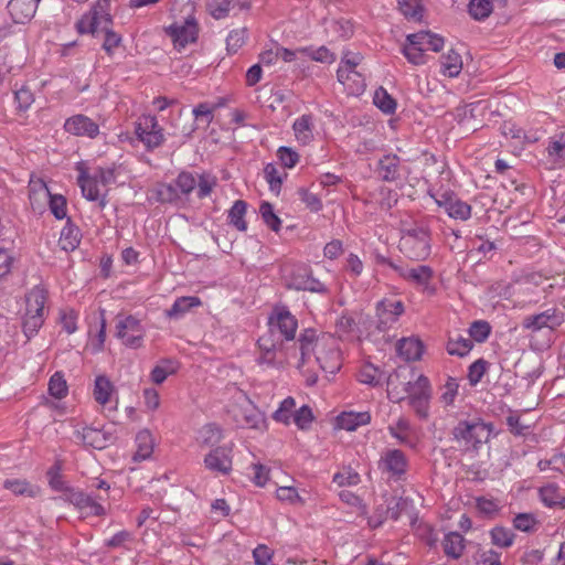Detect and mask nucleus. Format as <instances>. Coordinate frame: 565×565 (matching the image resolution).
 <instances>
[{
  "instance_id": "nucleus-1",
  "label": "nucleus",
  "mask_w": 565,
  "mask_h": 565,
  "mask_svg": "<svg viewBox=\"0 0 565 565\" xmlns=\"http://www.w3.org/2000/svg\"><path fill=\"white\" fill-rule=\"evenodd\" d=\"M301 365L315 356L322 371L335 374L342 364L339 340L332 334H316L315 330H305L299 338Z\"/></svg>"
},
{
  "instance_id": "nucleus-2",
  "label": "nucleus",
  "mask_w": 565,
  "mask_h": 565,
  "mask_svg": "<svg viewBox=\"0 0 565 565\" xmlns=\"http://www.w3.org/2000/svg\"><path fill=\"white\" fill-rule=\"evenodd\" d=\"M491 433L492 426L482 420H460L452 429V437L462 451L477 454Z\"/></svg>"
},
{
  "instance_id": "nucleus-3",
  "label": "nucleus",
  "mask_w": 565,
  "mask_h": 565,
  "mask_svg": "<svg viewBox=\"0 0 565 565\" xmlns=\"http://www.w3.org/2000/svg\"><path fill=\"white\" fill-rule=\"evenodd\" d=\"M362 60L363 56L360 53L343 51L337 70V78L349 95L359 96L365 90V75L358 70Z\"/></svg>"
},
{
  "instance_id": "nucleus-4",
  "label": "nucleus",
  "mask_w": 565,
  "mask_h": 565,
  "mask_svg": "<svg viewBox=\"0 0 565 565\" xmlns=\"http://www.w3.org/2000/svg\"><path fill=\"white\" fill-rule=\"evenodd\" d=\"M401 379L406 380L403 371H396L387 377V394L393 402L431 395L430 382L425 375L420 374L414 381L408 380L402 383V387L397 384Z\"/></svg>"
},
{
  "instance_id": "nucleus-5",
  "label": "nucleus",
  "mask_w": 565,
  "mask_h": 565,
  "mask_svg": "<svg viewBox=\"0 0 565 565\" xmlns=\"http://www.w3.org/2000/svg\"><path fill=\"white\" fill-rule=\"evenodd\" d=\"M430 231L424 224H414L409 228L403 230L399 239L401 252L414 260L426 259L431 252Z\"/></svg>"
},
{
  "instance_id": "nucleus-6",
  "label": "nucleus",
  "mask_w": 565,
  "mask_h": 565,
  "mask_svg": "<svg viewBox=\"0 0 565 565\" xmlns=\"http://www.w3.org/2000/svg\"><path fill=\"white\" fill-rule=\"evenodd\" d=\"M46 291L40 286L33 287L25 295V313L22 318V330L28 339L33 338L44 322V305Z\"/></svg>"
},
{
  "instance_id": "nucleus-7",
  "label": "nucleus",
  "mask_w": 565,
  "mask_h": 565,
  "mask_svg": "<svg viewBox=\"0 0 565 565\" xmlns=\"http://www.w3.org/2000/svg\"><path fill=\"white\" fill-rule=\"evenodd\" d=\"M145 328L136 316H118L116 323V337L128 348L138 349L143 344Z\"/></svg>"
},
{
  "instance_id": "nucleus-8",
  "label": "nucleus",
  "mask_w": 565,
  "mask_h": 565,
  "mask_svg": "<svg viewBox=\"0 0 565 565\" xmlns=\"http://www.w3.org/2000/svg\"><path fill=\"white\" fill-rule=\"evenodd\" d=\"M77 170L79 171L77 183L83 196L88 201L97 202L98 206L104 209L107 204V186L100 184L102 178L93 169L78 167Z\"/></svg>"
},
{
  "instance_id": "nucleus-9",
  "label": "nucleus",
  "mask_w": 565,
  "mask_h": 565,
  "mask_svg": "<svg viewBox=\"0 0 565 565\" xmlns=\"http://www.w3.org/2000/svg\"><path fill=\"white\" fill-rule=\"evenodd\" d=\"M428 194L435 203L455 220L467 221L471 217V206L451 191L429 190Z\"/></svg>"
},
{
  "instance_id": "nucleus-10",
  "label": "nucleus",
  "mask_w": 565,
  "mask_h": 565,
  "mask_svg": "<svg viewBox=\"0 0 565 565\" xmlns=\"http://www.w3.org/2000/svg\"><path fill=\"white\" fill-rule=\"evenodd\" d=\"M107 495L88 494L81 490H67L66 501L73 504L85 516H103L106 509L103 503Z\"/></svg>"
},
{
  "instance_id": "nucleus-11",
  "label": "nucleus",
  "mask_w": 565,
  "mask_h": 565,
  "mask_svg": "<svg viewBox=\"0 0 565 565\" xmlns=\"http://www.w3.org/2000/svg\"><path fill=\"white\" fill-rule=\"evenodd\" d=\"M271 335L279 334L281 340L290 341L295 338L298 321L287 307H275L268 318Z\"/></svg>"
},
{
  "instance_id": "nucleus-12",
  "label": "nucleus",
  "mask_w": 565,
  "mask_h": 565,
  "mask_svg": "<svg viewBox=\"0 0 565 565\" xmlns=\"http://www.w3.org/2000/svg\"><path fill=\"white\" fill-rule=\"evenodd\" d=\"M377 468L390 479L402 480L408 469V459L401 449H386L377 461Z\"/></svg>"
},
{
  "instance_id": "nucleus-13",
  "label": "nucleus",
  "mask_w": 565,
  "mask_h": 565,
  "mask_svg": "<svg viewBox=\"0 0 565 565\" xmlns=\"http://www.w3.org/2000/svg\"><path fill=\"white\" fill-rule=\"evenodd\" d=\"M564 313L556 308H548L536 315L526 316L522 321V327L532 332H539L542 329L554 330L564 322Z\"/></svg>"
},
{
  "instance_id": "nucleus-14",
  "label": "nucleus",
  "mask_w": 565,
  "mask_h": 565,
  "mask_svg": "<svg viewBox=\"0 0 565 565\" xmlns=\"http://www.w3.org/2000/svg\"><path fill=\"white\" fill-rule=\"evenodd\" d=\"M166 33L171 38L174 47L181 50L189 43L195 42L198 36V24L193 17L183 21L174 22L166 29Z\"/></svg>"
},
{
  "instance_id": "nucleus-15",
  "label": "nucleus",
  "mask_w": 565,
  "mask_h": 565,
  "mask_svg": "<svg viewBox=\"0 0 565 565\" xmlns=\"http://www.w3.org/2000/svg\"><path fill=\"white\" fill-rule=\"evenodd\" d=\"M136 134L148 149L158 148L164 140L163 129L153 116L140 118L136 127Z\"/></svg>"
},
{
  "instance_id": "nucleus-16",
  "label": "nucleus",
  "mask_w": 565,
  "mask_h": 565,
  "mask_svg": "<svg viewBox=\"0 0 565 565\" xmlns=\"http://www.w3.org/2000/svg\"><path fill=\"white\" fill-rule=\"evenodd\" d=\"M203 462L209 471L226 476L233 468L232 448L228 446L215 447L205 455Z\"/></svg>"
},
{
  "instance_id": "nucleus-17",
  "label": "nucleus",
  "mask_w": 565,
  "mask_h": 565,
  "mask_svg": "<svg viewBox=\"0 0 565 565\" xmlns=\"http://www.w3.org/2000/svg\"><path fill=\"white\" fill-rule=\"evenodd\" d=\"M64 130L76 137L95 139L99 135V124L84 114L68 117L64 122Z\"/></svg>"
},
{
  "instance_id": "nucleus-18",
  "label": "nucleus",
  "mask_w": 565,
  "mask_h": 565,
  "mask_svg": "<svg viewBox=\"0 0 565 565\" xmlns=\"http://www.w3.org/2000/svg\"><path fill=\"white\" fill-rule=\"evenodd\" d=\"M413 505V501L404 497H391L386 500L385 510H376V513L370 519L373 526H380L385 520L397 521L401 515Z\"/></svg>"
},
{
  "instance_id": "nucleus-19",
  "label": "nucleus",
  "mask_w": 565,
  "mask_h": 565,
  "mask_svg": "<svg viewBox=\"0 0 565 565\" xmlns=\"http://www.w3.org/2000/svg\"><path fill=\"white\" fill-rule=\"evenodd\" d=\"M388 434L397 440L399 445L408 448H416L419 436L415 426L405 416H399L387 426Z\"/></svg>"
},
{
  "instance_id": "nucleus-20",
  "label": "nucleus",
  "mask_w": 565,
  "mask_h": 565,
  "mask_svg": "<svg viewBox=\"0 0 565 565\" xmlns=\"http://www.w3.org/2000/svg\"><path fill=\"white\" fill-rule=\"evenodd\" d=\"M405 307L403 301L393 298H385L376 305L377 328L386 330L391 328L398 318L404 313Z\"/></svg>"
},
{
  "instance_id": "nucleus-21",
  "label": "nucleus",
  "mask_w": 565,
  "mask_h": 565,
  "mask_svg": "<svg viewBox=\"0 0 565 565\" xmlns=\"http://www.w3.org/2000/svg\"><path fill=\"white\" fill-rule=\"evenodd\" d=\"M289 286L296 290H305L317 294H326L328 291L324 284L313 277L310 268L306 266H299L292 271Z\"/></svg>"
},
{
  "instance_id": "nucleus-22",
  "label": "nucleus",
  "mask_w": 565,
  "mask_h": 565,
  "mask_svg": "<svg viewBox=\"0 0 565 565\" xmlns=\"http://www.w3.org/2000/svg\"><path fill=\"white\" fill-rule=\"evenodd\" d=\"M388 265L396 270L401 277H403L406 280H409L420 287L424 288V290H428L429 292H434V288H430L429 284L434 276V271L429 266L426 265H419L414 268H403L399 267L393 263H388Z\"/></svg>"
},
{
  "instance_id": "nucleus-23",
  "label": "nucleus",
  "mask_w": 565,
  "mask_h": 565,
  "mask_svg": "<svg viewBox=\"0 0 565 565\" xmlns=\"http://www.w3.org/2000/svg\"><path fill=\"white\" fill-rule=\"evenodd\" d=\"M39 2L40 0H10L7 8L13 22L23 24L34 17Z\"/></svg>"
},
{
  "instance_id": "nucleus-24",
  "label": "nucleus",
  "mask_w": 565,
  "mask_h": 565,
  "mask_svg": "<svg viewBox=\"0 0 565 565\" xmlns=\"http://www.w3.org/2000/svg\"><path fill=\"white\" fill-rule=\"evenodd\" d=\"M315 120L311 114H303L295 119L292 130L297 142L307 146L313 140Z\"/></svg>"
},
{
  "instance_id": "nucleus-25",
  "label": "nucleus",
  "mask_w": 565,
  "mask_h": 565,
  "mask_svg": "<svg viewBox=\"0 0 565 565\" xmlns=\"http://www.w3.org/2000/svg\"><path fill=\"white\" fill-rule=\"evenodd\" d=\"M235 418L239 426L253 429L260 428L265 422L263 413L252 403L242 406Z\"/></svg>"
},
{
  "instance_id": "nucleus-26",
  "label": "nucleus",
  "mask_w": 565,
  "mask_h": 565,
  "mask_svg": "<svg viewBox=\"0 0 565 565\" xmlns=\"http://www.w3.org/2000/svg\"><path fill=\"white\" fill-rule=\"evenodd\" d=\"M370 422L371 415L369 412H342L337 416V426L348 431H353Z\"/></svg>"
},
{
  "instance_id": "nucleus-27",
  "label": "nucleus",
  "mask_w": 565,
  "mask_h": 565,
  "mask_svg": "<svg viewBox=\"0 0 565 565\" xmlns=\"http://www.w3.org/2000/svg\"><path fill=\"white\" fill-rule=\"evenodd\" d=\"M399 158L396 154L383 156L377 163V174L386 182H394L399 177Z\"/></svg>"
},
{
  "instance_id": "nucleus-28",
  "label": "nucleus",
  "mask_w": 565,
  "mask_h": 565,
  "mask_svg": "<svg viewBox=\"0 0 565 565\" xmlns=\"http://www.w3.org/2000/svg\"><path fill=\"white\" fill-rule=\"evenodd\" d=\"M397 353L406 361H417L424 353V344L417 338H403L397 342Z\"/></svg>"
},
{
  "instance_id": "nucleus-29",
  "label": "nucleus",
  "mask_w": 565,
  "mask_h": 565,
  "mask_svg": "<svg viewBox=\"0 0 565 565\" xmlns=\"http://www.w3.org/2000/svg\"><path fill=\"white\" fill-rule=\"evenodd\" d=\"M81 230L75 224H73L70 218H67L65 226L61 231L58 239L61 248L65 252L75 250L81 243Z\"/></svg>"
},
{
  "instance_id": "nucleus-30",
  "label": "nucleus",
  "mask_w": 565,
  "mask_h": 565,
  "mask_svg": "<svg viewBox=\"0 0 565 565\" xmlns=\"http://www.w3.org/2000/svg\"><path fill=\"white\" fill-rule=\"evenodd\" d=\"M3 488L9 490L14 495L35 498L40 493V488L32 484L26 479H6L3 481Z\"/></svg>"
},
{
  "instance_id": "nucleus-31",
  "label": "nucleus",
  "mask_w": 565,
  "mask_h": 565,
  "mask_svg": "<svg viewBox=\"0 0 565 565\" xmlns=\"http://www.w3.org/2000/svg\"><path fill=\"white\" fill-rule=\"evenodd\" d=\"M136 446L137 450L132 456L134 461H141L149 459L153 452V437L151 433L147 429L140 430L136 435Z\"/></svg>"
},
{
  "instance_id": "nucleus-32",
  "label": "nucleus",
  "mask_w": 565,
  "mask_h": 565,
  "mask_svg": "<svg viewBox=\"0 0 565 565\" xmlns=\"http://www.w3.org/2000/svg\"><path fill=\"white\" fill-rule=\"evenodd\" d=\"M440 72L445 76L454 78L461 73L462 58L461 55L455 50H449L447 53L443 54L440 57Z\"/></svg>"
},
{
  "instance_id": "nucleus-33",
  "label": "nucleus",
  "mask_w": 565,
  "mask_h": 565,
  "mask_svg": "<svg viewBox=\"0 0 565 565\" xmlns=\"http://www.w3.org/2000/svg\"><path fill=\"white\" fill-rule=\"evenodd\" d=\"M223 439L222 429L215 424L204 425L199 431L196 436V441L200 447H218L217 445Z\"/></svg>"
},
{
  "instance_id": "nucleus-34",
  "label": "nucleus",
  "mask_w": 565,
  "mask_h": 565,
  "mask_svg": "<svg viewBox=\"0 0 565 565\" xmlns=\"http://www.w3.org/2000/svg\"><path fill=\"white\" fill-rule=\"evenodd\" d=\"M201 299L195 296L179 297L174 300L170 309L167 310V317L179 319L183 317L190 309L201 306Z\"/></svg>"
},
{
  "instance_id": "nucleus-35",
  "label": "nucleus",
  "mask_w": 565,
  "mask_h": 565,
  "mask_svg": "<svg viewBox=\"0 0 565 565\" xmlns=\"http://www.w3.org/2000/svg\"><path fill=\"white\" fill-rule=\"evenodd\" d=\"M444 553L454 559H458L465 550V539L458 532H449L443 540Z\"/></svg>"
},
{
  "instance_id": "nucleus-36",
  "label": "nucleus",
  "mask_w": 565,
  "mask_h": 565,
  "mask_svg": "<svg viewBox=\"0 0 565 565\" xmlns=\"http://www.w3.org/2000/svg\"><path fill=\"white\" fill-rule=\"evenodd\" d=\"M472 348V340L459 333L450 334L446 347L447 352L450 355H456L459 358L468 355Z\"/></svg>"
},
{
  "instance_id": "nucleus-37",
  "label": "nucleus",
  "mask_w": 565,
  "mask_h": 565,
  "mask_svg": "<svg viewBox=\"0 0 565 565\" xmlns=\"http://www.w3.org/2000/svg\"><path fill=\"white\" fill-rule=\"evenodd\" d=\"M115 387L110 380L105 375H98L95 379L93 395L95 401L100 405L110 403Z\"/></svg>"
},
{
  "instance_id": "nucleus-38",
  "label": "nucleus",
  "mask_w": 565,
  "mask_h": 565,
  "mask_svg": "<svg viewBox=\"0 0 565 565\" xmlns=\"http://www.w3.org/2000/svg\"><path fill=\"white\" fill-rule=\"evenodd\" d=\"M548 159L557 166H565V132L553 136L547 146Z\"/></svg>"
},
{
  "instance_id": "nucleus-39",
  "label": "nucleus",
  "mask_w": 565,
  "mask_h": 565,
  "mask_svg": "<svg viewBox=\"0 0 565 565\" xmlns=\"http://www.w3.org/2000/svg\"><path fill=\"white\" fill-rule=\"evenodd\" d=\"M298 52L302 56H306L315 62L332 64L337 60L335 53L331 52L327 46L321 45L319 47L315 46H302L298 47Z\"/></svg>"
},
{
  "instance_id": "nucleus-40",
  "label": "nucleus",
  "mask_w": 565,
  "mask_h": 565,
  "mask_svg": "<svg viewBox=\"0 0 565 565\" xmlns=\"http://www.w3.org/2000/svg\"><path fill=\"white\" fill-rule=\"evenodd\" d=\"M246 212L247 203L243 200L235 201L227 215L230 225L234 226L237 231L245 232L247 230Z\"/></svg>"
},
{
  "instance_id": "nucleus-41",
  "label": "nucleus",
  "mask_w": 565,
  "mask_h": 565,
  "mask_svg": "<svg viewBox=\"0 0 565 565\" xmlns=\"http://www.w3.org/2000/svg\"><path fill=\"white\" fill-rule=\"evenodd\" d=\"M295 407V398L291 396L286 397L280 402L278 408L273 413V419L286 426L290 425L294 417Z\"/></svg>"
},
{
  "instance_id": "nucleus-42",
  "label": "nucleus",
  "mask_w": 565,
  "mask_h": 565,
  "mask_svg": "<svg viewBox=\"0 0 565 565\" xmlns=\"http://www.w3.org/2000/svg\"><path fill=\"white\" fill-rule=\"evenodd\" d=\"M96 333L93 335L94 329L90 327L89 329V344L92 347L93 352H99L104 348L105 339H106V319L102 313L95 326Z\"/></svg>"
},
{
  "instance_id": "nucleus-43",
  "label": "nucleus",
  "mask_w": 565,
  "mask_h": 565,
  "mask_svg": "<svg viewBox=\"0 0 565 565\" xmlns=\"http://www.w3.org/2000/svg\"><path fill=\"white\" fill-rule=\"evenodd\" d=\"M109 7L110 0H98L90 9L92 14L96 18L98 29H107L111 21Z\"/></svg>"
},
{
  "instance_id": "nucleus-44",
  "label": "nucleus",
  "mask_w": 565,
  "mask_h": 565,
  "mask_svg": "<svg viewBox=\"0 0 565 565\" xmlns=\"http://www.w3.org/2000/svg\"><path fill=\"white\" fill-rule=\"evenodd\" d=\"M286 175L287 174L281 173L274 163H267L264 168V178L267 181L270 191L277 195L281 190L282 180Z\"/></svg>"
},
{
  "instance_id": "nucleus-45",
  "label": "nucleus",
  "mask_w": 565,
  "mask_h": 565,
  "mask_svg": "<svg viewBox=\"0 0 565 565\" xmlns=\"http://www.w3.org/2000/svg\"><path fill=\"white\" fill-rule=\"evenodd\" d=\"M373 103L386 115H392L396 110L395 99L383 87H380L375 90Z\"/></svg>"
},
{
  "instance_id": "nucleus-46",
  "label": "nucleus",
  "mask_w": 565,
  "mask_h": 565,
  "mask_svg": "<svg viewBox=\"0 0 565 565\" xmlns=\"http://www.w3.org/2000/svg\"><path fill=\"white\" fill-rule=\"evenodd\" d=\"M259 214L263 222L274 232H279L281 227V220L275 213L273 204L267 201L260 203Z\"/></svg>"
},
{
  "instance_id": "nucleus-47",
  "label": "nucleus",
  "mask_w": 565,
  "mask_h": 565,
  "mask_svg": "<svg viewBox=\"0 0 565 565\" xmlns=\"http://www.w3.org/2000/svg\"><path fill=\"white\" fill-rule=\"evenodd\" d=\"M75 436L83 444L92 446L94 448H103L104 447V438L99 430L84 427L82 430L77 429L75 431Z\"/></svg>"
},
{
  "instance_id": "nucleus-48",
  "label": "nucleus",
  "mask_w": 565,
  "mask_h": 565,
  "mask_svg": "<svg viewBox=\"0 0 565 565\" xmlns=\"http://www.w3.org/2000/svg\"><path fill=\"white\" fill-rule=\"evenodd\" d=\"M156 193L161 203H175L182 199L174 182L159 184Z\"/></svg>"
},
{
  "instance_id": "nucleus-49",
  "label": "nucleus",
  "mask_w": 565,
  "mask_h": 565,
  "mask_svg": "<svg viewBox=\"0 0 565 565\" xmlns=\"http://www.w3.org/2000/svg\"><path fill=\"white\" fill-rule=\"evenodd\" d=\"M220 108V105H212L211 103H200L193 110L192 115L199 122H203L204 126H209L214 119V111Z\"/></svg>"
},
{
  "instance_id": "nucleus-50",
  "label": "nucleus",
  "mask_w": 565,
  "mask_h": 565,
  "mask_svg": "<svg viewBox=\"0 0 565 565\" xmlns=\"http://www.w3.org/2000/svg\"><path fill=\"white\" fill-rule=\"evenodd\" d=\"M491 541L494 545L507 548L510 547L514 542V533L503 526H495L490 532Z\"/></svg>"
},
{
  "instance_id": "nucleus-51",
  "label": "nucleus",
  "mask_w": 565,
  "mask_h": 565,
  "mask_svg": "<svg viewBox=\"0 0 565 565\" xmlns=\"http://www.w3.org/2000/svg\"><path fill=\"white\" fill-rule=\"evenodd\" d=\"M276 497L279 501L291 505H302L305 503V500L292 486L278 487L276 490Z\"/></svg>"
},
{
  "instance_id": "nucleus-52",
  "label": "nucleus",
  "mask_w": 565,
  "mask_h": 565,
  "mask_svg": "<svg viewBox=\"0 0 565 565\" xmlns=\"http://www.w3.org/2000/svg\"><path fill=\"white\" fill-rule=\"evenodd\" d=\"M540 495H541L542 502L548 508H554L557 505L564 507V504H565V498H563L558 493V489L556 486L543 487L540 490Z\"/></svg>"
},
{
  "instance_id": "nucleus-53",
  "label": "nucleus",
  "mask_w": 565,
  "mask_h": 565,
  "mask_svg": "<svg viewBox=\"0 0 565 565\" xmlns=\"http://www.w3.org/2000/svg\"><path fill=\"white\" fill-rule=\"evenodd\" d=\"M468 10L473 19L483 20L491 13L492 2L490 0H470Z\"/></svg>"
},
{
  "instance_id": "nucleus-54",
  "label": "nucleus",
  "mask_w": 565,
  "mask_h": 565,
  "mask_svg": "<svg viewBox=\"0 0 565 565\" xmlns=\"http://www.w3.org/2000/svg\"><path fill=\"white\" fill-rule=\"evenodd\" d=\"M67 392H68V387H67L64 376L60 372L54 373L51 376L50 382H49L50 395L55 398L61 399L64 396H66Z\"/></svg>"
},
{
  "instance_id": "nucleus-55",
  "label": "nucleus",
  "mask_w": 565,
  "mask_h": 565,
  "mask_svg": "<svg viewBox=\"0 0 565 565\" xmlns=\"http://www.w3.org/2000/svg\"><path fill=\"white\" fill-rule=\"evenodd\" d=\"M312 409L308 405H302L295 409L291 422L301 430L308 429L313 422Z\"/></svg>"
},
{
  "instance_id": "nucleus-56",
  "label": "nucleus",
  "mask_w": 565,
  "mask_h": 565,
  "mask_svg": "<svg viewBox=\"0 0 565 565\" xmlns=\"http://www.w3.org/2000/svg\"><path fill=\"white\" fill-rule=\"evenodd\" d=\"M382 372L372 364H365L359 372V381L363 384L376 386L381 383Z\"/></svg>"
},
{
  "instance_id": "nucleus-57",
  "label": "nucleus",
  "mask_w": 565,
  "mask_h": 565,
  "mask_svg": "<svg viewBox=\"0 0 565 565\" xmlns=\"http://www.w3.org/2000/svg\"><path fill=\"white\" fill-rule=\"evenodd\" d=\"M14 102L17 105V110L19 113H25L34 103V95L31 92V89H29L25 86H22L21 88L14 92Z\"/></svg>"
},
{
  "instance_id": "nucleus-58",
  "label": "nucleus",
  "mask_w": 565,
  "mask_h": 565,
  "mask_svg": "<svg viewBox=\"0 0 565 565\" xmlns=\"http://www.w3.org/2000/svg\"><path fill=\"white\" fill-rule=\"evenodd\" d=\"M399 10L407 19L420 20L423 15V7L420 0H399Z\"/></svg>"
},
{
  "instance_id": "nucleus-59",
  "label": "nucleus",
  "mask_w": 565,
  "mask_h": 565,
  "mask_svg": "<svg viewBox=\"0 0 565 565\" xmlns=\"http://www.w3.org/2000/svg\"><path fill=\"white\" fill-rule=\"evenodd\" d=\"M173 182L181 196H188L196 188V179L190 172H181Z\"/></svg>"
},
{
  "instance_id": "nucleus-60",
  "label": "nucleus",
  "mask_w": 565,
  "mask_h": 565,
  "mask_svg": "<svg viewBox=\"0 0 565 565\" xmlns=\"http://www.w3.org/2000/svg\"><path fill=\"white\" fill-rule=\"evenodd\" d=\"M257 362L258 364L265 365L267 367L280 369L285 364V359L282 358L281 352H279L278 350H267L266 352H262L259 354V356L257 358Z\"/></svg>"
},
{
  "instance_id": "nucleus-61",
  "label": "nucleus",
  "mask_w": 565,
  "mask_h": 565,
  "mask_svg": "<svg viewBox=\"0 0 565 565\" xmlns=\"http://www.w3.org/2000/svg\"><path fill=\"white\" fill-rule=\"evenodd\" d=\"M491 331L490 324L487 321L478 320L471 323L469 328V337L479 343L487 340Z\"/></svg>"
},
{
  "instance_id": "nucleus-62",
  "label": "nucleus",
  "mask_w": 565,
  "mask_h": 565,
  "mask_svg": "<svg viewBox=\"0 0 565 565\" xmlns=\"http://www.w3.org/2000/svg\"><path fill=\"white\" fill-rule=\"evenodd\" d=\"M431 395L425 397H415L408 402L416 416L420 419H427L429 416Z\"/></svg>"
},
{
  "instance_id": "nucleus-63",
  "label": "nucleus",
  "mask_w": 565,
  "mask_h": 565,
  "mask_svg": "<svg viewBox=\"0 0 565 565\" xmlns=\"http://www.w3.org/2000/svg\"><path fill=\"white\" fill-rule=\"evenodd\" d=\"M333 482L339 487L356 486L360 482V475L351 468H345L333 476Z\"/></svg>"
},
{
  "instance_id": "nucleus-64",
  "label": "nucleus",
  "mask_w": 565,
  "mask_h": 565,
  "mask_svg": "<svg viewBox=\"0 0 565 565\" xmlns=\"http://www.w3.org/2000/svg\"><path fill=\"white\" fill-rule=\"evenodd\" d=\"M66 199L61 194H52L49 201V207L57 220H63L67 215Z\"/></svg>"
}]
</instances>
